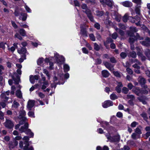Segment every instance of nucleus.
<instances>
[{
  "mask_svg": "<svg viewBox=\"0 0 150 150\" xmlns=\"http://www.w3.org/2000/svg\"><path fill=\"white\" fill-rule=\"evenodd\" d=\"M113 73L114 75L117 77H120L121 76L120 74L117 71H113Z\"/></svg>",
  "mask_w": 150,
  "mask_h": 150,
  "instance_id": "0e129e2a",
  "label": "nucleus"
},
{
  "mask_svg": "<svg viewBox=\"0 0 150 150\" xmlns=\"http://www.w3.org/2000/svg\"><path fill=\"white\" fill-rule=\"evenodd\" d=\"M104 65L108 69L111 71H112L114 70L113 66L111 64L107 62H103Z\"/></svg>",
  "mask_w": 150,
  "mask_h": 150,
  "instance_id": "f3484780",
  "label": "nucleus"
},
{
  "mask_svg": "<svg viewBox=\"0 0 150 150\" xmlns=\"http://www.w3.org/2000/svg\"><path fill=\"white\" fill-rule=\"evenodd\" d=\"M38 94L39 97L41 98H43L45 96V95L41 92H38Z\"/></svg>",
  "mask_w": 150,
  "mask_h": 150,
  "instance_id": "6e6d98bb",
  "label": "nucleus"
},
{
  "mask_svg": "<svg viewBox=\"0 0 150 150\" xmlns=\"http://www.w3.org/2000/svg\"><path fill=\"white\" fill-rule=\"evenodd\" d=\"M122 4L124 6L126 7H130L132 5V3L128 1H126L122 2Z\"/></svg>",
  "mask_w": 150,
  "mask_h": 150,
  "instance_id": "5701e85b",
  "label": "nucleus"
},
{
  "mask_svg": "<svg viewBox=\"0 0 150 150\" xmlns=\"http://www.w3.org/2000/svg\"><path fill=\"white\" fill-rule=\"evenodd\" d=\"M29 139V138L28 136H25L23 138V140L25 141L24 142V144L25 145L23 148L24 150H27L28 149V147L29 146L28 143Z\"/></svg>",
  "mask_w": 150,
  "mask_h": 150,
  "instance_id": "20e7f679",
  "label": "nucleus"
},
{
  "mask_svg": "<svg viewBox=\"0 0 150 150\" xmlns=\"http://www.w3.org/2000/svg\"><path fill=\"white\" fill-rule=\"evenodd\" d=\"M88 26L85 24H83L80 25L81 31L80 34L84 36H87L86 28Z\"/></svg>",
  "mask_w": 150,
  "mask_h": 150,
  "instance_id": "f257e3e1",
  "label": "nucleus"
},
{
  "mask_svg": "<svg viewBox=\"0 0 150 150\" xmlns=\"http://www.w3.org/2000/svg\"><path fill=\"white\" fill-rule=\"evenodd\" d=\"M11 23L12 26L14 28L16 29L17 28L18 26L14 21H11Z\"/></svg>",
  "mask_w": 150,
  "mask_h": 150,
  "instance_id": "69168bd1",
  "label": "nucleus"
},
{
  "mask_svg": "<svg viewBox=\"0 0 150 150\" xmlns=\"http://www.w3.org/2000/svg\"><path fill=\"white\" fill-rule=\"evenodd\" d=\"M102 74L103 76L105 77H108L110 74L108 71L106 70H104L102 71Z\"/></svg>",
  "mask_w": 150,
  "mask_h": 150,
  "instance_id": "a878e982",
  "label": "nucleus"
},
{
  "mask_svg": "<svg viewBox=\"0 0 150 150\" xmlns=\"http://www.w3.org/2000/svg\"><path fill=\"white\" fill-rule=\"evenodd\" d=\"M110 99L112 100H115L117 98V96L113 93L111 94L110 96Z\"/></svg>",
  "mask_w": 150,
  "mask_h": 150,
  "instance_id": "49530a36",
  "label": "nucleus"
},
{
  "mask_svg": "<svg viewBox=\"0 0 150 150\" xmlns=\"http://www.w3.org/2000/svg\"><path fill=\"white\" fill-rule=\"evenodd\" d=\"M137 55L141 58L142 60H145L146 59V57L144 56L141 52H139L137 53Z\"/></svg>",
  "mask_w": 150,
  "mask_h": 150,
  "instance_id": "473e14b6",
  "label": "nucleus"
},
{
  "mask_svg": "<svg viewBox=\"0 0 150 150\" xmlns=\"http://www.w3.org/2000/svg\"><path fill=\"white\" fill-rule=\"evenodd\" d=\"M105 136L109 141L111 142H118L119 141L120 139L118 137H111L109 133L105 134Z\"/></svg>",
  "mask_w": 150,
  "mask_h": 150,
  "instance_id": "f03ea898",
  "label": "nucleus"
},
{
  "mask_svg": "<svg viewBox=\"0 0 150 150\" xmlns=\"http://www.w3.org/2000/svg\"><path fill=\"white\" fill-rule=\"evenodd\" d=\"M19 24L20 26L21 27H23L25 28H28V26L26 24H25L24 25H22V23H19Z\"/></svg>",
  "mask_w": 150,
  "mask_h": 150,
  "instance_id": "052dcab7",
  "label": "nucleus"
},
{
  "mask_svg": "<svg viewBox=\"0 0 150 150\" xmlns=\"http://www.w3.org/2000/svg\"><path fill=\"white\" fill-rule=\"evenodd\" d=\"M16 95L19 98H22V94L21 91L20 90H17L16 91Z\"/></svg>",
  "mask_w": 150,
  "mask_h": 150,
  "instance_id": "2f4dec72",
  "label": "nucleus"
},
{
  "mask_svg": "<svg viewBox=\"0 0 150 150\" xmlns=\"http://www.w3.org/2000/svg\"><path fill=\"white\" fill-rule=\"evenodd\" d=\"M100 1L103 5L106 4L110 7H111L113 4V1L111 0H100Z\"/></svg>",
  "mask_w": 150,
  "mask_h": 150,
  "instance_id": "7ed1b4c3",
  "label": "nucleus"
},
{
  "mask_svg": "<svg viewBox=\"0 0 150 150\" xmlns=\"http://www.w3.org/2000/svg\"><path fill=\"white\" fill-rule=\"evenodd\" d=\"M129 15L128 13H126L123 17V21L124 22H127L128 18Z\"/></svg>",
  "mask_w": 150,
  "mask_h": 150,
  "instance_id": "a19ab883",
  "label": "nucleus"
},
{
  "mask_svg": "<svg viewBox=\"0 0 150 150\" xmlns=\"http://www.w3.org/2000/svg\"><path fill=\"white\" fill-rule=\"evenodd\" d=\"M145 41H140V43L143 45L147 47H150V38L146 37L145 39Z\"/></svg>",
  "mask_w": 150,
  "mask_h": 150,
  "instance_id": "39448f33",
  "label": "nucleus"
},
{
  "mask_svg": "<svg viewBox=\"0 0 150 150\" xmlns=\"http://www.w3.org/2000/svg\"><path fill=\"white\" fill-rule=\"evenodd\" d=\"M19 9L18 7H17L16 8L14 12V14L16 16H19Z\"/></svg>",
  "mask_w": 150,
  "mask_h": 150,
  "instance_id": "ea45409f",
  "label": "nucleus"
},
{
  "mask_svg": "<svg viewBox=\"0 0 150 150\" xmlns=\"http://www.w3.org/2000/svg\"><path fill=\"white\" fill-rule=\"evenodd\" d=\"M28 128V124L27 123H25L24 126L21 127L19 129V131L21 133L25 132L26 131Z\"/></svg>",
  "mask_w": 150,
  "mask_h": 150,
  "instance_id": "6ab92c4d",
  "label": "nucleus"
},
{
  "mask_svg": "<svg viewBox=\"0 0 150 150\" xmlns=\"http://www.w3.org/2000/svg\"><path fill=\"white\" fill-rule=\"evenodd\" d=\"M49 86V83L47 81H45L42 85L41 88L42 90L45 89Z\"/></svg>",
  "mask_w": 150,
  "mask_h": 150,
  "instance_id": "c756f323",
  "label": "nucleus"
},
{
  "mask_svg": "<svg viewBox=\"0 0 150 150\" xmlns=\"http://www.w3.org/2000/svg\"><path fill=\"white\" fill-rule=\"evenodd\" d=\"M35 101L29 100L28 102L27 108L29 110H31L35 104Z\"/></svg>",
  "mask_w": 150,
  "mask_h": 150,
  "instance_id": "9b49d317",
  "label": "nucleus"
},
{
  "mask_svg": "<svg viewBox=\"0 0 150 150\" xmlns=\"http://www.w3.org/2000/svg\"><path fill=\"white\" fill-rule=\"evenodd\" d=\"M120 56L122 58L124 59L126 57L127 54L125 52H122L120 54Z\"/></svg>",
  "mask_w": 150,
  "mask_h": 150,
  "instance_id": "8fccbe9b",
  "label": "nucleus"
},
{
  "mask_svg": "<svg viewBox=\"0 0 150 150\" xmlns=\"http://www.w3.org/2000/svg\"><path fill=\"white\" fill-rule=\"evenodd\" d=\"M54 57L56 59V61L58 63H60L64 61V58L62 57H61V58L62 59V61H59V58L60 57L59 56V55L56 52L54 53Z\"/></svg>",
  "mask_w": 150,
  "mask_h": 150,
  "instance_id": "a211bd4d",
  "label": "nucleus"
},
{
  "mask_svg": "<svg viewBox=\"0 0 150 150\" xmlns=\"http://www.w3.org/2000/svg\"><path fill=\"white\" fill-rule=\"evenodd\" d=\"M13 46L11 47V48L9 47V45H7V47L8 48V50L9 51H10L12 52H13L15 49V48H17L18 50V47H20V45L18 43H14L13 44Z\"/></svg>",
  "mask_w": 150,
  "mask_h": 150,
  "instance_id": "0eeeda50",
  "label": "nucleus"
},
{
  "mask_svg": "<svg viewBox=\"0 0 150 150\" xmlns=\"http://www.w3.org/2000/svg\"><path fill=\"white\" fill-rule=\"evenodd\" d=\"M43 59L42 58H40L37 61V64L39 65L42 66L43 62Z\"/></svg>",
  "mask_w": 150,
  "mask_h": 150,
  "instance_id": "4c0bfd02",
  "label": "nucleus"
},
{
  "mask_svg": "<svg viewBox=\"0 0 150 150\" xmlns=\"http://www.w3.org/2000/svg\"><path fill=\"white\" fill-rule=\"evenodd\" d=\"M130 31H127V33H128V32H129L131 33H132L133 34V33L132 32H136L138 31L137 29L135 27H130Z\"/></svg>",
  "mask_w": 150,
  "mask_h": 150,
  "instance_id": "7c9ffc66",
  "label": "nucleus"
},
{
  "mask_svg": "<svg viewBox=\"0 0 150 150\" xmlns=\"http://www.w3.org/2000/svg\"><path fill=\"white\" fill-rule=\"evenodd\" d=\"M12 78L15 82L16 84H18L19 83L20 78L16 74H14L12 76Z\"/></svg>",
  "mask_w": 150,
  "mask_h": 150,
  "instance_id": "2eb2a0df",
  "label": "nucleus"
},
{
  "mask_svg": "<svg viewBox=\"0 0 150 150\" xmlns=\"http://www.w3.org/2000/svg\"><path fill=\"white\" fill-rule=\"evenodd\" d=\"M5 44H6V43L3 42H1L0 43V48H1L3 49H5Z\"/></svg>",
  "mask_w": 150,
  "mask_h": 150,
  "instance_id": "bf43d9fd",
  "label": "nucleus"
},
{
  "mask_svg": "<svg viewBox=\"0 0 150 150\" xmlns=\"http://www.w3.org/2000/svg\"><path fill=\"white\" fill-rule=\"evenodd\" d=\"M128 89L125 87H123L122 90V92L123 93L125 94L127 93H128Z\"/></svg>",
  "mask_w": 150,
  "mask_h": 150,
  "instance_id": "de8ad7c7",
  "label": "nucleus"
},
{
  "mask_svg": "<svg viewBox=\"0 0 150 150\" xmlns=\"http://www.w3.org/2000/svg\"><path fill=\"white\" fill-rule=\"evenodd\" d=\"M19 115L18 118H20L23 120H26L27 118L25 117L26 113L25 110L23 109L21 110L19 112Z\"/></svg>",
  "mask_w": 150,
  "mask_h": 150,
  "instance_id": "9d476101",
  "label": "nucleus"
},
{
  "mask_svg": "<svg viewBox=\"0 0 150 150\" xmlns=\"http://www.w3.org/2000/svg\"><path fill=\"white\" fill-rule=\"evenodd\" d=\"M132 1L138 5H140L141 4V0H132Z\"/></svg>",
  "mask_w": 150,
  "mask_h": 150,
  "instance_id": "864d4df0",
  "label": "nucleus"
},
{
  "mask_svg": "<svg viewBox=\"0 0 150 150\" xmlns=\"http://www.w3.org/2000/svg\"><path fill=\"white\" fill-rule=\"evenodd\" d=\"M135 64L133 65V67L137 69H139L140 68L139 65L138 63H135Z\"/></svg>",
  "mask_w": 150,
  "mask_h": 150,
  "instance_id": "e2e57ef3",
  "label": "nucleus"
},
{
  "mask_svg": "<svg viewBox=\"0 0 150 150\" xmlns=\"http://www.w3.org/2000/svg\"><path fill=\"white\" fill-rule=\"evenodd\" d=\"M123 85L121 82H118L117 86L116 87L115 90L118 93H120L121 91V88L122 87Z\"/></svg>",
  "mask_w": 150,
  "mask_h": 150,
  "instance_id": "4be33fe9",
  "label": "nucleus"
},
{
  "mask_svg": "<svg viewBox=\"0 0 150 150\" xmlns=\"http://www.w3.org/2000/svg\"><path fill=\"white\" fill-rule=\"evenodd\" d=\"M126 71L127 73L130 74H132L133 73V71L132 70L129 68H127L126 69Z\"/></svg>",
  "mask_w": 150,
  "mask_h": 150,
  "instance_id": "680f3d73",
  "label": "nucleus"
},
{
  "mask_svg": "<svg viewBox=\"0 0 150 150\" xmlns=\"http://www.w3.org/2000/svg\"><path fill=\"white\" fill-rule=\"evenodd\" d=\"M27 15L26 13H21L19 17V19L22 21H25L27 18Z\"/></svg>",
  "mask_w": 150,
  "mask_h": 150,
  "instance_id": "412c9836",
  "label": "nucleus"
},
{
  "mask_svg": "<svg viewBox=\"0 0 150 150\" xmlns=\"http://www.w3.org/2000/svg\"><path fill=\"white\" fill-rule=\"evenodd\" d=\"M38 79V75L30 76V81L31 83L34 84L35 80H37Z\"/></svg>",
  "mask_w": 150,
  "mask_h": 150,
  "instance_id": "dca6fc26",
  "label": "nucleus"
},
{
  "mask_svg": "<svg viewBox=\"0 0 150 150\" xmlns=\"http://www.w3.org/2000/svg\"><path fill=\"white\" fill-rule=\"evenodd\" d=\"M43 73L45 74L48 77V79H49L50 77V75L49 74L48 71L45 69H43Z\"/></svg>",
  "mask_w": 150,
  "mask_h": 150,
  "instance_id": "603ef678",
  "label": "nucleus"
},
{
  "mask_svg": "<svg viewBox=\"0 0 150 150\" xmlns=\"http://www.w3.org/2000/svg\"><path fill=\"white\" fill-rule=\"evenodd\" d=\"M96 14L97 16L99 17H100L103 15V13L102 11H100L98 10H97L96 11Z\"/></svg>",
  "mask_w": 150,
  "mask_h": 150,
  "instance_id": "a18cd8bd",
  "label": "nucleus"
},
{
  "mask_svg": "<svg viewBox=\"0 0 150 150\" xmlns=\"http://www.w3.org/2000/svg\"><path fill=\"white\" fill-rule=\"evenodd\" d=\"M113 105V102L110 100L105 101L102 103V106L105 108H107L111 106H112Z\"/></svg>",
  "mask_w": 150,
  "mask_h": 150,
  "instance_id": "423d86ee",
  "label": "nucleus"
},
{
  "mask_svg": "<svg viewBox=\"0 0 150 150\" xmlns=\"http://www.w3.org/2000/svg\"><path fill=\"white\" fill-rule=\"evenodd\" d=\"M69 67L67 64H64V71L65 72H67L69 70Z\"/></svg>",
  "mask_w": 150,
  "mask_h": 150,
  "instance_id": "c9c22d12",
  "label": "nucleus"
},
{
  "mask_svg": "<svg viewBox=\"0 0 150 150\" xmlns=\"http://www.w3.org/2000/svg\"><path fill=\"white\" fill-rule=\"evenodd\" d=\"M137 98L140 102H142L144 104H146V102L145 101L146 97H138Z\"/></svg>",
  "mask_w": 150,
  "mask_h": 150,
  "instance_id": "bb28decb",
  "label": "nucleus"
},
{
  "mask_svg": "<svg viewBox=\"0 0 150 150\" xmlns=\"http://www.w3.org/2000/svg\"><path fill=\"white\" fill-rule=\"evenodd\" d=\"M85 13L90 20L91 22H93L94 21L93 18L91 14V11L89 9H87L86 10Z\"/></svg>",
  "mask_w": 150,
  "mask_h": 150,
  "instance_id": "ddd939ff",
  "label": "nucleus"
},
{
  "mask_svg": "<svg viewBox=\"0 0 150 150\" xmlns=\"http://www.w3.org/2000/svg\"><path fill=\"white\" fill-rule=\"evenodd\" d=\"M141 127L140 126H139V127H137L135 130V133L137 134H142V132L141 130Z\"/></svg>",
  "mask_w": 150,
  "mask_h": 150,
  "instance_id": "f704fd0d",
  "label": "nucleus"
},
{
  "mask_svg": "<svg viewBox=\"0 0 150 150\" xmlns=\"http://www.w3.org/2000/svg\"><path fill=\"white\" fill-rule=\"evenodd\" d=\"M25 8L27 12H28L31 13V11L30 8L26 5H25Z\"/></svg>",
  "mask_w": 150,
  "mask_h": 150,
  "instance_id": "774afa93",
  "label": "nucleus"
},
{
  "mask_svg": "<svg viewBox=\"0 0 150 150\" xmlns=\"http://www.w3.org/2000/svg\"><path fill=\"white\" fill-rule=\"evenodd\" d=\"M138 80L142 86L146 83L145 79L142 76H140L138 79Z\"/></svg>",
  "mask_w": 150,
  "mask_h": 150,
  "instance_id": "4468645a",
  "label": "nucleus"
},
{
  "mask_svg": "<svg viewBox=\"0 0 150 150\" xmlns=\"http://www.w3.org/2000/svg\"><path fill=\"white\" fill-rule=\"evenodd\" d=\"M25 133L28 135H29L30 137H33V133L32 132L30 129H28V128Z\"/></svg>",
  "mask_w": 150,
  "mask_h": 150,
  "instance_id": "393cba45",
  "label": "nucleus"
},
{
  "mask_svg": "<svg viewBox=\"0 0 150 150\" xmlns=\"http://www.w3.org/2000/svg\"><path fill=\"white\" fill-rule=\"evenodd\" d=\"M127 98L128 99L133 100L134 99V97L132 95L128 94L127 95Z\"/></svg>",
  "mask_w": 150,
  "mask_h": 150,
  "instance_id": "4d7b16f0",
  "label": "nucleus"
},
{
  "mask_svg": "<svg viewBox=\"0 0 150 150\" xmlns=\"http://www.w3.org/2000/svg\"><path fill=\"white\" fill-rule=\"evenodd\" d=\"M5 126L8 128H11L13 126V122L10 120H6V122L4 123Z\"/></svg>",
  "mask_w": 150,
  "mask_h": 150,
  "instance_id": "1a4fd4ad",
  "label": "nucleus"
},
{
  "mask_svg": "<svg viewBox=\"0 0 150 150\" xmlns=\"http://www.w3.org/2000/svg\"><path fill=\"white\" fill-rule=\"evenodd\" d=\"M132 138L134 139L140 138L139 135L136 133H133L131 135Z\"/></svg>",
  "mask_w": 150,
  "mask_h": 150,
  "instance_id": "cd10ccee",
  "label": "nucleus"
},
{
  "mask_svg": "<svg viewBox=\"0 0 150 150\" xmlns=\"http://www.w3.org/2000/svg\"><path fill=\"white\" fill-rule=\"evenodd\" d=\"M94 49L96 51L99 50L100 49V47L99 45L96 43H94Z\"/></svg>",
  "mask_w": 150,
  "mask_h": 150,
  "instance_id": "09e8293b",
  "label": "nucleus"
},
{
  "mask_svg": "<svg viewBox=\"0 0 150 150\" xmlns=\"http://www.w3.org/2000/svg\"><path fill=\"white\" fill-rule=\"evenodd\" d=\"M141 6H136L135 9V11L136 13L138 14H139L140 13V8Z\"/></svg>",
  "mask_w": 150,
  "mask_h": 150,
  "instance_id": "37998d69",
  "label": "nucleus"
},
{
  "mask_svg": "<svg viewBox=\"0 0 150 150\" xmlns=\"http://www.w3.org/2000/svg\"><path fill=\"white\" fill-rule=\"evenodd\" d=\"M138 124V123L134 121L132 122L131 124V126L132 127H134L136 126Z\"/></svg>",
  "mask_w": 150,
  "mask_h": 150,
  "instance_id": "13d9d810",
  "label": "nucleus"
},
{
  "mask_svg": "<svg viewBox=\"0 0 150 150\" xmlns=\"http://www.w3.org/2000/svg\"><path fill=\"white\" fill-rule=\"evenodd\" d=\"M1 98L4 99V101H6L8 100V98L6 96L5 93H3L1 95Z\"/></svg>",
  "mask_w": 150,
  "mask_h": 150,
  "instance_id": "72a5a7b5",
  "label": "nucleus"
},
{
  "mask_svg": "<svg viewBox=\"0 0 150 150\" xmlns=\"http://www.w3.org/2000/svg\"><path fill=\"white\" fill-rule=\"evenodd\" d=\"M128 56L129 57L135 58L137 57V54L135 52L132 51L128 54Z\"/></svg>",
  "mask_w": 150,
  "mask_h": 150,
  "instance_id": "b1692460",
  "label": "nucleus"
},
{
  "mask_svg": "<svg viewBox=\"0 0 150 150\" xmlns=\"http://www.w3.org/2000/svg\"><path fill=\"white\" fill-rule=\"evenodd\" d=\"M19 33L21 35L24 36H26V32L25 30L23 29H19Z\"/></svg>",
  "mask_w": 150,
  "mask_h": 150,
  "instance_id": "e433bc0d",
  "label": "nucleus"
},
{
  "mask_svg": "<svg viewBox=\"0 0 150 150\" xmlns=\"http://www.w3.org/2000/svg\"><path fill=\"white\" fill-rule=\"evenodd\" d=\"M26 50L24 47H22L21 49L18 47V52L20 54H23V57H24V59H26L25 55V54L26 52Z\"/></svg>",
  "mask_w": 150,
  "mask_h": 150,
  "instance_id": "f8f14e48",
  "label": "nucleus"
},
{
  "mask_svg": "<svg viewBox=\"0 0 150 150\" xmlns=\"http://www.w3.org/2000/svg\"><path fill=\"white\" fill-rule=\"evenodd\" d=\"M128 35L130 36L129 39V42L130 44H132L135 40H137L136 37L133 35L132 33H131L129 32H128Z\"/></svg>",
  "mask_w": 150,
  "mask_h": 150,
  "instance_id": "6e6552de",
  "label": "nucleus"
},
{
  "mask_svg": "<svg viewBox=\"0 0 150 150\" xmlns=\"http://www.w3.org/2000/svg\"><path fill=\"white\" fill-rule=\"evenodd\" d=\"M130 62L132 64L135 63H138L139 65H141V63L138 61L137 59H131L130 60Z\"/></svg>",
  "mask_w": 150,
  "mask_h": 150,
  "instance_id": "79ce46f5",
  "label": "nucleus"
},
{
  "mask_svg": "<svg viewBox=\"0 0 150 150\" xmlns=\"http://www.w3.org/2000/svg\"><path fill=\"white\" fill-rule=\"evenodd\" d=\"M102 127H105V128L107 129L108 127H109V124L108 122H105L103 123L102 126Z\"/></svg>",
  "mask_w": 150,
  "mask_h": 150,
  "instance_id": "c03bdc74",
  "label": "nucleus"
},
{
  "mask_svg": "<svg viewBox=\"0 0 150 150\" xmlns=\"http://www.w3.org/2000/svg\"><path fill=\"white\" fill-rule=\"evenodd\" d=\"M19 105H20L18 102H16V101H14L13 102V104L12 105V107L15 108H16Z\"/></svg>",
  "mask_w": 150,
  "mask_h": 150,
  "instance_id": "58836bf2",
  "label": "nucleus"
},
{
  "mask_svg": "<svg viewBox=\"0 0 150 150\" xmlns=\"http://www.w3.org/2000/svg\"><path fill=\"white\" fill-rule=\"evenodd\" d=\"M89 37L90 39L93 41H95L96 40L95 37L93 34H91L89 35Z\"/></svg>",
  "mask_w": 150,
  "mask_h": 150,
  "instance_id": "5fc2aeb1",
  "label": "nucleus"
},
{
  "mask_svg": "<svg viewBox=\"0 0 150 150\" xmlns=\"http://www.w3.org/2000/svg\"><path fill=\"white\" fill-rule=\"evenodd\" d=\"M132 91L137 95L139 96L141 94L142 90L138 87H135L132 89Z\"/></svg>",
  "mask_w": 150,
  "mask_h": 150,
  "instance_id": "aec40b11",
  "label": "nucleus"
},
{
  "mask_svg": "<svg viewBox=\"0 0 150 150\" xmlns=\"http://www.w3.org/2000/svg\"><path fill=\"white\" fill-rule=\"evenodd\" d=\"M94 27L98 30L100 29V25L98 23H96L94 25Z\"/></svg>",
  "mask_w": 150,
  "mask_h": 150,
  "instance_id": "338daca9",
  "label": "nucleus"
},
{
  "mask_svg": "<svg viewBox=\"0 0 150 150\" xmlns=\"http://www.w3.org/2000/svg\"><path fill=\"white\" fill-rule=\"evenodd\" d=\"M28 115L30 117H35L34 114V112L32 111H30L28 113Z\"/></svg>",
  "mask_w": 150,
  "mask_h": 150,
  "instance_id": "3c124183",
  "label": "nucleus"
},
{
  "mask_svg": "<svg viewBox=\"0 0 150 150\" xmlns=\"http://www.w3.org/2000/svg\"><path fill=\"white\" fill-rule=\"evenodd\" d=\"M145 54L148 58L150 60V50L148 49H146L145 51Z\"/></svg>",
  "mask_w": 150,
  "mask_h": 150,
  "instance_id": "c85d7f7f",
  "label": "nucleus"
}]
</instances>
